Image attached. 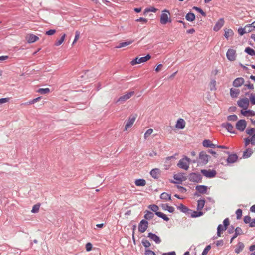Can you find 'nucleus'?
Instances as JSON below:
<instances>
[{
    "instance_id": "nucleus-1",
    "label": "nucleus",
    "mask_w": 255,
    "mask_h": 255,
    "mask_svg": "<svg viewBox=\"0 0 255 255\" xmlns=\"http://www.w3.org/2000/svg\"><path fill=\"white\" fill-rule=\"evenodd\" d=\"M160 22L162 25H165L168 23H171L172 22L171 14L169 10L164 9L162 11Z\"/></svg>"
},
{
    "instance_id": "nucleus-2",
    "label": "nucleus",
    "mask_w": 255,
    "mask_h": 255,
    "mask_svg": "<svg viewBox=\"0 0 255 255\" xmlns=\"http://www.w3.org/2000/svg\"><path fill=\"white\" fill-rule=\"evenodd\" d=\"M190 160L189 158L185 157L179 160L177 165L179 168L187 170L189 168Z\"/></svg>"
},
{
    "instance_id": "nucleus-3",
    "label": "nucleus",
    "mask_w": 255,
    "mask_h": 255,
    "mask_svg": "<svg viewBox=\"0 0 255 255\" xmlns=\"http://www.w3.org/2000/svg\"><path fill=\"white\" fill-rule=\"evenodd\" d=\"M151 59V56L149 54H147L145 57H136L135 59L132 60L130 62L132 65H134L137 64L144 63Z\"/></svg>"
},
{
    "instance_id": "nucleus-4",
    "label": "nucleus",
    "mask_w": 255,
    "mask_h": 255,
    "mask_svg": "<svg viewBox=\"0 0 255 255\" xmlns=\"http://www.w3.org/2000/svg\"><path fill=\"white\" fill-rule=\"evenodd\" d=\"M136 118V115H131L129 117L128 119L126 121V123L125 124L124 131H127L129 128H131V127L133 125L134 123L135 122Z\"/></svg>"
},
{
    "instance_id": "nucleus-5",
    "label": "nucleus",
    "mask_w": 255,
    "mask_h": 255,
    "mask_svg": "<svg viewBox=\"0 0 255 255\" xmlns=\"http://www.w3.org/2000/svg\"><path fill=\"white\" fill-rule=\"evenodd\" d=\"M237 104L239 107L243 108L242 110H247L250 104L249 100L246 97L240 99L237 101Z\"/></svg>"
},
{
    "instance_id": "nucleus-6",
    "label": "nucleus",
    "mask_w": 255,
    "mask_h": 255,
    "mask_svg": "<svg viewBox=\"0 0 255 255\" xmlns=\"http://www.w3.org/2000/svg\"><path fill=\"white\" fill-rule=\"evenodd\" d=\"M210 158V156L207 155L205 152L202 151L199 154V161L202 164H206L208 162Z\"/></svg>"
},
{
    "instance_id": "nucleus-7",
    "label": "nucleus",
    "mask_w": 255,
    "mask_h": 255,
    "mask_svg": "<svg viewBox=\"0 0 255 255\" xmlns=\"http://www.w3.org/2000/svg\"><path fill=\"white\" fill-rule=\"evenodd\" d=\"M201 172L202 174L207 178H213L216 176L217 172L215 170H201Z\"/></svg>"
},
{
    "instance_id": "nucleus-8",
    "label": "nucleus",
    "mask_w": 255,
    "mask_h": 255,
    "mask_svg": "<svg viewBox=\"0 0 255 255\" xmlns=\"http://www.w3.org/2000/svg\"><path fill=\"white\" fill-rule=\"evenodd\" d=\"M134 94V92L133 91H131L128 92L125 95L120 97L116 101V103H123L126 100H128L129 98H130Z\"/></svg>"
},
{
    "instance_id": "nucleus-9",
    "label": "nucleus",
    "mask_w": 255,
    "mask_h": 255,
    "mask_svg": "<svg viewBox=\"0 0 255 255\" xmlns=\"http://www.w3.org/2000/svg\"><path fill=\"white\" fill-rule=\"evenodd\" d=\"M226 56L228 60L234 61L236 60V52L235 50L229 49L226 53Z\"/></svg>"
},
{
    "instance_id": "nucleus-10",
    "label": "nucleus",
    "mask_w": 255,
    "mask_h": 255,
    "mask_svg": "<svg viewBox=\"0 0 255 255\" xmlns=\"http://www.w3.org/2000/svg\"><path fill=\"white\" fill-rule=\"evenodd\" d=\"M247 126V123L245 120H240L236 124V128L240 131H243Z\"/></svg>"
},
{
    "instance_id": "nucleus-11",
    "label": "nucleus",
    "mask_w": 255,
    "mask_h": 255,
    "mask_svg": "<svg viewBox=\"0 0 255 255\" xmlns=\"http://www.w3.org/2000/svg\"><path fill=\"white\" fill-rule=\"evenodd\" d=\"M148 223L145 220H142L138 226V231L141 233H144L148 228Z\"/></svg>"
},
{
    "instance_id": "nucleus-12",
    "label": "nucleus",
    "mask_w": 255,
    "mask_h": 255,
    "mask_svg": "<svg viewBox=\"0 0 255 255\" xmlns=\"http://www.w3.org/2000/svg\"><path fill=\"white\" fill-rule=\"evenodd\" d=\"M25 39L28 43H32L38 40L39 37L33 34H28L26 36Z\"/></svg>"
},
{
    "instance_id": "nucleus-13",
    "label": "nucleus",
    "mask_w": 255,
    "mask_h": 255,
    "mask_svg": "<svg viewBox=\"0 0 255 255\" xmlns=\"http://www.w3.org/2000/svg\"><path fill=\"white\" fill-rule=\"evenodd\" d=\"M241 113L243 116L250 118L255 116V112L251 110H241Z\"/></svg>"
},
{
    "instance_id": "nucleus-14",
    "label": "nucleus",
    "mask_w": 255,
    "mask_h": 255,
    "mask_svg": "<svg viewBox=\"0 0 255 255\" xmlns=\"http://www.w3.org/2000/svg\"><path fill=\"white\" fill-rule=\"evenodd\" d=\"M245 80L242 77L236 78L233 82V85L235 87H239L244 84Z\"/></svg>"
},
{
    "instance_id": "nucleus-15",
    "label": "nucleus",
    "mask_w": 255,
    "mask_h": 255,
    "mask_svg": "<svg viewBox=\"0 0 255 255\" xmlns=\"http://www.w3.org/2000/svg\"><path fill=\"white\" fill-rule=\"evenodd\" d=\"M185 124L186 123L184 119L180 118L177 120L175 127L177 129H182L185 128Z\"/></svg>"
},
{
    "instance_id": "nucleus-16",
    "label": "nucleus",
    "mask_w": 255,
    "mask_h": 255,
    "mask_svg": "<svg viewBox=\"0 0 255 255\" xmlns=\"http://www.w3.org/2000/svg\"><path fill=\"white\" fill-rule=\"evenodd\" d=\"M224 20L223 18H220L218 21L216 22V24L214 26L213 30L215 31H219L224 25Z\"/></svg>"
},
{
    "instance_id": "nucleus-17",
    "label": "nucleus",
    "mask_w": 255,
    "mask_h": 255,
    "mask_svg": "<svg viewBox=\"0 0 255 255\" xmlns=\"http://www.w3.org/2000/svg\"><path fill=\"white\" fill-rule=\"evenodd\" d=\"M245 147H246L251 143L252 145H255V135L251 137L250 139L249 138H244Z\"/></svg>"
},
{
    "instance_id": "nucleus-18",
    "label": "nucleus",
    "mask_w": 255,
    "mask_h": 255,
    "mask_svg": "<svg viewBox=\"0 0 255 255\" xmlns=\"http://www.w3.org/2000/svg\"><path fill=\"white\" fill-rule=\"evenodd\" d=\"M203 145L207 148H214L216 147L215 144H213L212 141L208 139H205L203 141Z\"/></svg>"
},
{
    "instance_id": "nucleus-19",
    "label": "nucleus",
    "mask_w": 255,
    "mask_h": 255,
    "mask_svg": "<svg viewBox=\"0 0 255 255\" xmlns=\"http://www.w3.org/2000/svg\"><path fill=\"white\" fill-rule=\"evenodd\" d=\"M230 96L233 98H237L239 94H240V90L238 89H235V88H231L230 90Z\"/></svg>"
},
{
    "instance_id": "nucleus-20",
    "label": "nucleus",
    "mask_w": 255,
    "mask_h": 255,
    "mask_svg": "<svg viewBox=\"0 0 255 255\" xmlns=\"http://www.w3.org/2000/svg\"><path fill=\"white\" fill-rule=\"evenodd\" d=\"M238 159V156L235 154H230L227 159V161L229 163H233Z\"/></svg>"
},
{
    "instance_id": "nucleus-21",
    "label": "nucleus",
    "mask_w": 255,
    "mask_h": 255,
    "mask_svg": "<svg viewBox=\"0 0 255 255\" xmlns=\"http://www.w3.org/2000/svg\"><path fill=\"white\" fill-rule=\"evenodd\" d=\"M160 174V171L158 168L153 169L150 171L151 176L155 179L158 178L159 177Z\"/></svg>"
},
{
    "instance_id": "nucleus-22",
    "label": "nucleus",
    "mask_w": 255,
    "mask_h": 255,
    "mask_svg": "<svg viewBox=\"0 0 255 255\" xmlns=\"http://www.w3.org/2000/svg\"><path fill=\"white\" fill-rule=\"evenodd\" d=\"M148 237L153 240L156 244H158L161 242L160 238L155 234L149 233Z\"/></svg>"
},
{
    "instance_id": "nucleus-23",
    "label": "nucleus",
    "mask_w": 255,
    "mask_h": 255,
    "mask_svg": "<svg viewBox=\"0 0 255 255\" xmlns=\"http://www.w3.org/2000/svg\"><path fill=\"white\" fill-rule=\"evenodd\" d=\"M196 189L201 194L206 193L207 191V187L204 185H198L196 187Z\"/></svg>"
},
{
    "instance_id": "nucleus-24",
    "label": "nucleus",
    "mask_w": 255,
    "mask_h": 255,
    "mask_svg": "<svg viewBox=\"0 0 255 255\" xmlns=\"http://www.w3.org/2000/svg\"><path fill=\"white\" fill-rule=\"evenodd\" d=\"M174 179L179 182H182L185 181L186 178L183 174H177L174 175Z\"/></svg>"
},
{
    "instance_id": "nucleus-25",
    "label": "nucleus",
    "mask_w": 255,
    "mask_h": 255,
    "mask_svg": "<svg viewBox=\"0 0 255 255\" xmlns=\"http://www.w3.org/2000/svg\"><path fill=\"white\" fill-rule=\"evenodd\" d=\"M244 248V244L242 242H239L235 250V253L239 254L241 252Z\"/></svg>"
},
{
    "instance_id": "nucleus-26",
    "label": "nucleus",
    "mask_w": 255,
    "mask_h": 255,
    "mask_svg": "<svg viewBox=\"0 0 255 255\" xmlns=\"http://www.w3.org/2000/svg\"><path fill=\"white\" fill-rule=\"evenodd\" d=\"M223 126L226 128L228 132L235 133L234 127L230 123L224 124Z\"/></svg>"
},
{
    "instance_id": "nucleus-27",
    "label": "nucleus",
    "mask_w": 255,
    "mask_h": 255,
    "mask_svg": "<svg viewBox=\"0 0 255 255\" xmlns=\"http://www.w3.org/2000/svg\"><path fill=\"white\" fill-rule=\"evenodd\" d=\"M161 207L164 210H167L170 213H173L174 211V208L169 206L167 204H162Z\"/></svg>"
},
{
    "instance_id": "nucleus-28",
    "label": "nucleus",
    "mask_w": 255,
    "mask_h": 255,
    "mask_svg": "<svg viewBox=\"0 0 255 255\" xmlns=\"http://www.w3.org/2000/svg\"><path fill=\"white\" fill-rule=\"evenodd\" d=\"M185 18L187 21L192 22L195 19V16L193 13H188L185 16Z\"/></svg>"
},
{
    "instance_id": "nucleus-29",
    "label": "nucleus",
    "mask_w": 255,
    "mask_h": 255,
    "mask_svg": "<svg viewBox=\"0 0 255 255\" xmlns=\"http://www.w3.org/2000/svg\"><path fill=\"white\" fill-rule=\"evenodd\" d=\"M135 184L137 186H144L146 185V181L143 179H137L135 181Z\"/></svg>"
},
{
    "instance_id": "nucleus-30",
    "label": "nucleus",
    "mask_w": 255,
    "mask_h": 255,
    "mask_svg": "<svg viewBox=\"0 0 255 255\" xmlns=\"http://www.w3.org/2000/svg\"><path fill=\"white\" fill-rule=\"evenodd\" d=\"M233 34L234 32L232 29H228L225 30L224 36L227 39H228L229 37L233 36Z\"/></svg>"
},
{
    "instance_id": "nucleus-31",
    "label": "nucleus",
    "mask_w": 255,
    "mask_h": 255,
    "mask_svg": "<svg viewBox=\"0 0 255 255\" xmlns=\"http://www.w3.org/2000/svg\"><path fill=\"white\" fill-rule=\"evenodd\" d=\"M253 153L252 149L247 148L243 153V157L244 158H248L251 156Z\"/></svg>"
},
{
    "instance_id": "nucleus-32",
    "label": "nucleus",
    "mask_w": 255,
    "mask_h": 255,
    "mask_svg": "<svg viewBox=\"0 0 255 255\" xmlns=\"http://www.w3.org/2000/svg\"><path fill=\"white\" fill-rule=\"evenodd\" d=\"M227 228L225 227H224L221 224H220L218 225L217 227V236L218 237L221 236V234L222 233L223 231L226 230Z\"/></svg>"
},
{
    "instance_id": "nucleus-33",
    "label": "nucleus",
    "mask_w": 255,
    "mask_h": 255,
    "mask_svg": "<svg viewBox=\"0 0 255 255\" xmlns=\"http://www.w3.org/2000/svg\"><path fill=\"white\" fill-rule=\"evenodd\" d=\"M160 198L165 201L171 200V195L167 193L164 192L160 195Z\"/></svg>"
},
{
    "instance_id": "nucleus-34",
    "label": "nucleus",
    "mask_w": 255,
    "mask_h": 255,
    "mask_svg": "<svg viewBox=\"0 0 255 255\" xmlns=\"http://www.w3.org/2000/svg\"><path fill=\"white\" fill-rule=\"evenodd\" d=\"M65 37H66V34H63L61 37L60 38V39L59 40H57L55 42L54 45L56 46H58L60 45H61L63 42H64V40H65Z\"/></svg>"
},
{
    "instance_id": "nucleus-35",
    "label": "nucleus",
    "mask_w": 255,
    "mask_h": 255,
    "mask_svg": "<svg viewBox=\"0 0 255 255\" xmlns=\"http://www.w3.org/2000/svg\"><path fill=\"white\" fill-rule=\"evenodd\" d=\"M133 42V41H128L125 42L120 43L116 47V48H121L122 47L129 45Z\"/></svg>"
},
{
    "instance_id": "nucleus-36",
    "label": "nucleus",
    "mask_w": 255,
    "mask_h": 255,
    "mask_svg": "<svg viewBox=\"0 0 255 255\" xmlns=\"http://www.w3.org/2000/svg\"><path fill=\"white\" fill-rule=\"evenodd\" d=\"M245 52L251 56H255V51L250 47L246 48Z\"/></svg>"
},
{
    "instance_id": "nucleus-37",
    "label": "nucleus",
    "mask_w": 255,
    "mask_h": 255,
    "mask_svg": "<svg viewBox=\"0 0 255 255\" xmlns=\"http://www.w3.org/2000/svg\"><path fill=\"white\" fill-rule=\"evenodd\" d=\"M153 130L152 128L148 129L144 134V138L146 140L148 139L149 136L152 134Z\"/></svg>"
},
{
    "instance_id": "nucleus-38",
    "label": "nucleus",
    "mask_w": 255,
    "mask_h": 255,
    "mask_svg": "<svg viewBox=\"0 0 255 255\" xmlns=\"http://www.w3.org/2000/svg\"><path fill=\"white\" fill-rule=\"evenodd\" d=\"M154 215L152 212L147 211L144 217L146 220H150L154 217Z\"/></svg>"
},
{
    "instance_id": "nucleus-39",
    "label": "nucleus",
    "mask_w": 255,
    "mask_h": 255,
    "mask_svg": "<svg viewBox=\"0 0 255 255\" xmlns=\"http://www.w3.org/2000/svg\"><path fill=\"white\" fill-rule=\"evenodd\" d=\"M205 205V200H200L198 201V205H197V209L198 210H201Z\"/></svg>"
},
{
    "instance_id": "nucleus-40",
    "label": "nucleus",
    "mask_w": 255,
    "mask_h": 255,
    "mask_svg": "<svg viewBox=\"0 0 255 255\" xmlns=\"http://www.w3.org/2000/svg\"><path fill=\"white\" fill-rule=\"evenodd\" d=\"M156 215L166 221H168L169 220V218L165 214L161 212L156 213Z\"/></svg>"
},
{
    "instance_id": "nucleus-41",
    "label": "nucleus",
    "mask_w": 255,
    "mask_h": 255,
    "mask_svg": "<svg viewBox=\"0 0 255 255\" xmlns=\"http://www.w3.org/2000/svg\"><path fill=\"white\" fill-rule=\"evenodd\" d=\"M50 89L48 88H40L38 90L37 92L41 94H47L50 92Z\"/></svg>"
},
{
    "instance_id": "nucleus-42",
    "label": "nucleus",
    "mask_w": 255,
    "mask_h": 255,
    "mask_svg": "<svg viewBox=\"0 0 255 255\" xmlns=\"http://www.w3.org/2000/svg\"><path fill=\"white\" fill-rule=\"evenodd\" d=\"M246 132L247 134H248L250 136H253L255 135V128H252L251 129H247L246 130Z\"/></svg>"
},
{
    "instance_id": "nucleus-43",
    "label": "nucleus",
    "mask_w": 255,
    "mask_h": 255,
    "mask_svg": "<svg viewBox=\"0 0 255 255\" xmlns=\"http://www.w3.org/2000/svg\"><path fill=\"white\" fill-rule=\"evenodd\" d=\"M148 208L151 209L153 212H154L155 213V214L156 215V213H158V210L159 209V207L158 206L156 205H150L148 206Z\"/></svg>"
},
{
    "instance_id": "nucleus-44",
    "label": "nucleus",
    "mask_w": 255,
    "mask_h": 255,
    "mask_svg": "<svg viewBox=\"0 0 255 255\" xmlns=\"http://www.w3.org/2000/svg\"><path fill=\"white\" fill-rule=\"evenodd\" d=\"M244 30L246 31V33L254 31L251 24L246 25L244 27Z\"/></svg>"
},
{
    "instance_id": "nucleus-45",
    "label": "nucleus",
    "mask_w": 255,
    "mask_h": 255,
    "mask_svg": "<svg viewBox=\"0 0 255 255\" xmlns=\"http://www.w3.org/2000/svg\"><path fill=\"white\" fill-rule=\"evenodd\" d=\"M203 212L202 211H194L191 216L193 218L198 217L202 216L203 215Z\"/></svg>"
},
{
    "instance_id": "nucleus-46",
    "label": "nucleus",
    "mask_w": 255,
    "mask_h": 255,
    "mask_svg": "<svg viewBox=\"0 0 255 255\" xmlns=\"http://www.w3.org/2000/svg\"><path fill=\"white\" fill-rule=\"evenodd\" d=\"M249 98V102L250 101L252 105H255V93H251Z\"/></svg>"
},
{
    "instance_id": "nucleus-47",
    "label": "nucleus",
    "mask_w": 255,
    "mask_h": 255,
    "mask_svg": "<svg viewBox=\"0 0 255 255\" xmlns=\"http://www.w3.org/2000/svg\"><path fill=\"white\" fill-rule=\"evenodd\" d=\"M178 208L182 212H183V213H186L187 212V211L188 210V209L187 207H186L185 206H184L183 204H181L178 207Z\"/></svg>"
},
{
    "instance_id": "nucleus-48",
    "label": "nucleus",
    "mask_w": 255,
    "mask_h": 255,
    "mask_svg": "<svg viewBox=\"0 0 255 255\" xmlns=\"http://www.w3.org/2000/svg\"><path fill=\"white\" fill-rule=\"evenodd\" d=\"M40 206V204L34 205L32 207L31 212L33 213H38L39 210Z\"/></svg>"
},
{
    "instance_id": "nucleus-49",
    "label": "nucleus",
    "mask_w": 255,
    "mask_h": 255,
    "mask_svg": "<svg viewBox=\"0 0 255 255\" xmlns=\"http://www.w3.org/2000/svg\"><path fill=\"white\" fill-rule=\"evenodd\" d=\"M142 243L146 248L149 247L151 245L150 243L147 240L144 239H142Z\"/></svg>"
},
{
    "instance_id": "nucleus-50",
    "label": "nucleus",
    "mask_w": 255,
    "mask_h": 255,
    "mask_svg": "<svg viewBox=\"0 0 255 255\" xmlns=\"http://www.w3.org/2000/svg\"><path fill=\"white\" fill-rule=\"evenodd\" d=\"M210 249H211V246L210 245L207 246L205 247V248L204 249V250L202 253V255H207V254H208V252L210 251Z\"/></svg>"
},
{
    "instance_id": "nucleus-51",
    "label": "nucleus",
    "mask_w": 255,
    "mask_h": 255,
    "mask_svg": "<svg viewBox=\"0 0 255 255\" xmlns=\"http://www.w3.org/2000/svg\"><path fill=\"white\" fill-rule=\"evenodd\" d=\"M236 216H237V219H241L242 216V210L240 209H238L237 210L236 212Z\"/></svg>"
},
{
    "instance_id": "nucleus-52",
    "label": "nucleus",
    "mask_w": 255,
    "mask_h": 255,
    "mask_svg": "<svg viewBox=\"0 0 255 255\" xmlns=\"http://www.w3.org/2000/svg\"><path fill=\"white\" fill-rule=\"evenodd\" d=\"M238 119V117L236 115H230L228 117L229 121H235Z\"/></svg>"
},
{
    "instance_id": "nucleus-53",
    "label": "nucleus",
    "mask_w": 255,
    "mask_h": 255,
    "mask_svg": "<svg viewBox=\"0 0 255 255\" xmlns=\"http://www.w3.org/2000/svg\"><path fill=\"white\" fill-rule=\"evenodd\" d=\"M79 37H80V32L78 31H76L75 38H74V41L73 42V43H72L73 45L74 44L77 42V41L79 39Z\"/></svg>"
},
{
    "instance_id": "nucleus-54",
    "label": "nucleus",
    "mask_w": 255,
    "mask_h": 255,
    "mask_svg": "<svg viewBox=\"0 0 255 255\" xmlns=\"http://www.w3.org/2000/svg\"><path fill=\"white\" fill-rule=\"evenodd\" d=\"M41 99V97H38L37 98H36L35 99H33L31 101H29L27 103L28 104H33L39 101Z\"/></svg>"
},
{
    "instance_id": "nucleus-55",
    "label": "nucleus",
    "mask_w": 255,
    "mask_h": 255,
    "mask_svg": "<svg viewBox=\"0 0 255 255\" xmlns=\"http://www.w3.org/2000/svg\"><path fill=\"white\" fill-rule=\"evenodd\" d=\"M157 9L154 7H151L150 8H146L145 10V13L148 12H156Z\"/></svg>"
},
{
    "instance_id": "nucleus-56",
    "label": "nucleus",
    "mask_w": 255,
    "mask_h": 255,
    "mask_svg": "<svg viewBox=\"0 0 255 255\" xmlns=\"http://www.w3.org/2000/svg\"><path fill=\"white\" fill-rule=\"evenodd\" d=\"M145 255H156L155 253L150 250H146L145 251Z\"/></svg>"
},
{
    "instance_id": "nucleus-57",
    "label": "nucleus",
    "mask_w": 255,
    "mask_h": 255,
    "mask_svg": "<svg viewBox=\"0 0 255 255\" xmlns=\"http://www.w3.org/2000/svg\"><path fill=\"white\" fill-rule=\"evenodd\" d=\"M194 9L198 11L199 13H200L203 16H206L205 13L200 8L197 7H194L193 8Z\"/></svg>"
},
{
    "instance_id": "nucleus-58",
    "label": "nucleus",
    "mask_w": 255,
    "mask_h": 255,
    "mask_svg": "<svg viewBox=\"0 0 255 255\" xmlns=\"http://www.w3.org/2000/svg\"><path fill=\"white\" fill-rule=\"evenodd\" d=\"M92 245L91 243L89 242L86 244V249L87 251H88V252L92 250Z\"/></svg>"
},
{
    "instance_id": "nucleus-59",
    "label": "nucleus",
    "mask_w": 255,
    "mask_h": 255,
    "mask_svg": "<svg viewBox=\"0 0 255 255\" xmlns=\"http://www.w3.org/2000/svg\"><path fill=\"white\" fill-rule=\"evenodd\" d=\"M235 233L236 235H240L242 234V230L241 228L238 227L235 229Z\"/></svg>"
},
{
    "instance_id": "nucleus-60",
    "label": "nucleus",
    "mask_w": 255,
    "mask_h": 255,
    "mask_svg": "<svg viewBox=\"0 0 255 255\" xmlns=\"http://www.w3.org/2000/svg\"><path fill=\"white\" fill-rule=\"evenodd\" d=\"M251 219L249 216H246L244 217V221L245 223H250L251 222Z\"/></svg>"
},
{
    "instance_id": "nucleus-61",
    "label": "nucleus",
    "mask_w": 255,
    "mask_h": 255,
    "mask_svg": "<svg viewBox=\"0 0 255 255\" xmlns=\"http://www.w3.org/2000/svg\"><path fill=\"white\" fill-rule=\"evenodd\" d=\"M229 220L228 218H226L223 221L224 227H226L227 229L228 226L229 225Z\"/></svg>"
},
{
    "instance_id": "nucleus-62",
    "label": "nucleus",
    "mask_w": 255,
    "mask_h": 255,
    "mask_svg": "<svg viewBox=\"0 0 255 255\" xmlns=\"http://www.w3.org/2000/svg\"><path fill=\"white\" fill-rule=\"evenodd\" d=\"M136 21L146 23L147 22V19L145 18L140 17L139 19H136Z\"/></svg>"
},
{
    "instance_id": "nucleus-63",
    "label": "nucleus",
    "mask_w": 255,
    "mask_h": 255,
    "mask_svg": "<svg viewBox=\"0 0 255 255\" xmlns=\"http://www.w3.org/2000/svg\"><path fill=\"white\" fill-rule=\"evenodd\" d=\"M244 86L247 87L248 89L251 90H253L254 88L253 84L250 83V82L248 84H245Z\"/></svg>"
},
{
    "instance_id": "nucleus-64",
    "label": "nucleus",
    "mask_w": 255,
    "mask_h": 255,
    "mask_svg": "<svg viewBox=\"0 0 255 255\" xmlns=\"http://www.w3.org/2000/svg\"><path fill=\"white\" fill-rule=\"evenodd\" d=\"M55 32H56L55 30L51 29V30L46 31V34L48 35H52L54 34L55 33Z\"/></svg>"
}]
</instances>
